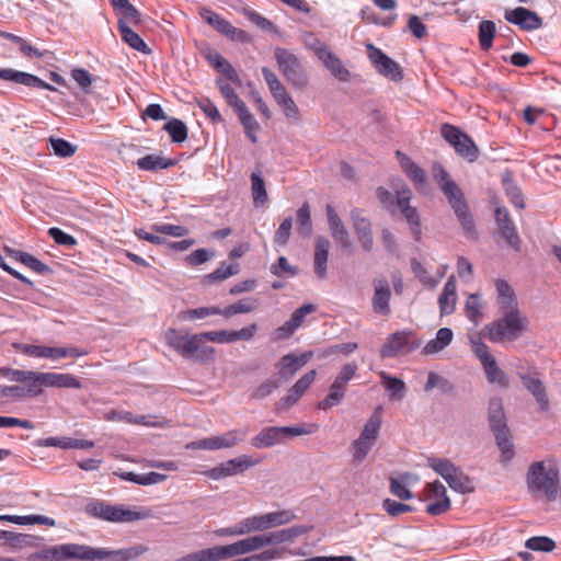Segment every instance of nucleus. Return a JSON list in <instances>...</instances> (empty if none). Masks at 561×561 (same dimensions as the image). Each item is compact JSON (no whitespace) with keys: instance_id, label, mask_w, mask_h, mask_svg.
<instances>
[{"instance_id":"40","label":"nucleus","mask_w":561,"mask_h":561,"mask_svg":"<svg viewBox=\"0 0 561 561\" xmlns=\"http://www.w3.org/2000/svg\"><path fill=\"white\" fill-rule=\"evenodd\" d=\"M380 377L382 380V385L387 391H389V396L391 400H402L405 396V383L402 379L392 377L385 371L380 373Z\"/></svg>"},{"instance_id":"30","label":"nucleus","mask_w":561,"mask_h":561,"mask_svg":"<svg viewBox=\"0 0 561 561\" xmlns=\"http://www.w3.org/2000/svg\"><path fill=\"white\" fill-rule=\"evenodd\" d=\"M457 300V285L454 275L449 276L438 298L440 314H450L455 311Z\"/></svg>"},{"instance_id":"10","label":"nucleus","mask_w":561,"mask_h":561,"mask_svg":"<svg viewBox=\"0 0 561 561\" xmlns=\"http://www.w3.org/2000/svg\"><path fill=\"white\" fill-rule=\"evenodd\" d=\"M248 435L247 428H233L224 434L205 437L186 445L187 449H230L241 444Z\"/></svg>"},{"instance_id":"39","label":"nucleus","mask_w":561,"mask_h":561,"mask_svg":"<svg viewBox=\"0 0 561 561\" xmlns=\"http://www.w3.org/2000/svg\"><path fill=\"white\" fill-rule=\"evenodd\" d=\"M0 376L18 385L35 387V373L33 371L2 367Z\"/></svg>"},{"instance_id":"52","label":"nucleus","mask_w":561,"mask_h":561,"mask_svg":"<svg viewBox=\"0 0 561 561\" xmlns=\"http://www.w3.org/2000/svg\"><path fill=\"white\" fill-rule=\"evenodd\" d=\"M163 129L170 135L173 142L180 144L185 141L187 138V127L181 119H170L163 126Z\"/></svg>"},{"instance_id":"32","label":"nucleus","mask_w":561,"mask_h":561,"mask_svg":"<svg viewBox=\"0 0 561 561\" xmlns=\"http://www.w3.org/2000/svg\"><path fill=\"white\" fill-rule=\"evenodd\" d=\"M419 480L413 473H402L398 478H390V492L400 500H411L413 493L409 490L408 484L415 483Z\"/></svg>"},{"instance_id":"6","label":"nucleus","mask_w":561,"mask_h":561,"mask_svg":"<svg viewBox=\"0 0 561 561\" xmlns=\"http://www.w3.org/2000/svg\"><path fill=\"white\" fill-rule=\"evenodd\" d=\"M428 466L438 473L454 491L461 494L474 492V484L471 478L449 459L428 458Z\"/></svg>"},{"instance_id":"37","label":"nucleus","mask_w":561,"mask_h":561,"mask_svg":"<svg viewBox=\"0 0 561 561\" xmlns=\"http://www.w3.org/2000/svg\"><path fill=\"white\" fill-rule=\"evenodd\" d=\"M381 423H382V408L377 407L374 410L373 414L367 420L366 424L364 425V428L360 432L359 436L376 443L377 438L379 436L380 428H381Z\"/></svg>"},{"instance_id":"13","label":"nucleus","mask_w":561,"mask_h":561,"mask_svg":"<svg viewBox=\"0 0 561 561\" xmlns=\"http://www.w3.org/2000/svg\"><path fill=\"white\" fill-rule=\"evenodd\" d=\"M148 547L136 545L129 548L110 550L106 548H93L88 546V561L104 560L111 561H131L148 551Z\"/></svg>"},{"instance_id":"29","label":"nucleus","mask_w":561,"mask_h":561,"mask_svg":"<svg viewBox=\"0 0 561 561\" xmlns=\"http://www.w3.org/2000/svg\"><path fill=\"white\" fill-rule=\"evenodd\" d=\"M319 60L331 72V75L342 82H347L351 78V72L344 67L341 59L328 48Z\"/></svg>"},{"instance_id":"2","label":"nucleus","mask_w":561,"mask_h":561,"mask_svg":"<svg viewBox=\"0 0 561 561\" xmlns=\"http://www.w3.org/2000/svg\"><path fill=\"white\" fill-rule=\"evenodd\" d=\"M526 484L535 499L545 497L548 502L556 501L560 489V471L551 460L533 462L527 470Z\"/></svg>"},{"instance_id":"34","label":"nucleus","mask_w":561,"mask_h":561,"mask_svg":"<svg viewBox=\"0 0 561 561\" xmlns=\"http://www.w3.org/2000/svg\"><path fill=\"white\" fill-rule=\"evenodd\" d=\"M496 290V302L501 310L515 309L517 308V299L511 285L502 279L497 278L494 282Z\"/></svg>"},{"instance_id":"1","label":"nucleus","mask_w":561,"mask_h":561,"mask_svg":"<svg viewBox=\"0 0 561 561\" xmlns=\"http://www.w3.org/2000/svg\"><path fill=\"white\" fill-rule=\"evenodd\" d=\"M433 176L454 210L465 237L477 239L478 233L474 219L461 188L450 179L448 172L439 163L433 165Z\"/></svg>"},{"instance_id":"64","label":"nucleus","mask_w":561,"mask_h":561,"mask_svg":"<svg viewBox=\"0 0 561 561\" xmlns=\"http://www.w3.org/2000/svg\"><path fill=\"white\" fill-rule=\"evenodd\" d=\"M278 388V382L272 378L266 379L260 386L252 390L250 399L263 400L272 394Z\"/></svg>"},{"instance_id":"18","label":"nucleus","mask_w":561,"mask_h":561,"mask_svg":"<svg viewBox=\"0 0 561 561\" xmlns=\"http://www.w3.org/2000/svg\"><path fill=\"white\" fill-rule=\"evenodd\" d=\"M495 222L501 236L506 240L508 245L512 247L515 251H519L522 241L518 236L516 226L505 207H496Z\"/></svg>"},{"instance_id":"21","label":"nucleus","mask_w":561,"mask_h":561,"mask_svg":"<svg viewBox=\"0 0 561 561\" xmlns=\"http://www.w3.org/2000/svg\"><path fill=\"white\" fill-rule=\"evenodd\" d=\"M410 332L398 331L390 334L380 350L382 358L396 357L401 354L410 353L415 346H409Z\"/></svg>"},{"instance_id":"48","label":"nucleus","mask_w":561,"mask_h":561,"mask_svg":"<svg viewBox=\"0 0 561 561\" xmlns=\"http://www.w3.org/2000/svg\"><path fill=\"white\" fill-rule=\"evenodd\" d=\"M219 313H221V309L219 307H216V306L199 307V308H195V309H188V310L181 311L178 314V318L182 321H194L197 319H204V318H207L210 316H216Z\"/></svg>"},{"instance_id":"50","label":"nucleus","mask_w":561,"mask_h":561,"mask_svg":"<svg viewBox=\"0 0 561 561\" xmlns=\"http://www.w3.org/2000/svg\"><path fill=\"white\" fill-rule=\"evenodd\" d=\"M251 191L255 206L263 205L267 201L265 182L260 173L251 174Z\"/></svg>"},{"instance_id":"17","label":"nucleus","mask_w":561,"mask_h":561,"mask_svg":"<svg viewBox=\"0 0 561 561\" xmlns=\"http://www.w3.org/2000/svg\"><path fill=\"white\" fill-rule=\"evenodd\" d=\"M412 193L409 188H403L397 192V204L410 225L411 232L416 241L421 240L422 229L420 222V216L416 208L410 206V199Z\"/></svg>"},{"instance_id":"51","label":"nucleus","mask_w":561,"mask_h":561,"mask_svg":"<svg viewBox=\"0 0 561 561\" xmlns=\"http://www.w3.org/2000/svg\"><path fill=\"white\" fill-rule=\"evenodd\" d=\"M496 32L495 23L484 20L479 24V44L483 50L492 47L493 38Z\"/></svg>"},{"instance_id":"47","label":"nucleus","mask_w":561,"mask_h":561,"mask_svg":"<svg viewBox=\"0 0 561 561\" xmlns=\"http://www.w3.org/2000/svg\"><path fill=\"white\" fill-rule=\"evenodd\" d=\"M48 142L55 156L58 158L67 159L72 157L78 147L66 139L50 136Z\"/></svg>"},{"instance_id":"54","label":"nucleus","mask_w":561,"mask_h":561,"mask_svg":"<svg viewBox=\"0 0 561 561\" xmlns=\"http://www.w3.org/2000/svg\"><path fill=\"white\" fill-rule=\"evenodd\" d=\"M401 168L405 174L415 183L423 184L426 180L425 172L417 167L410 158L402 156L400 159Z\"/></svg>"},{"instance_id":"42","label":"nucleus","mask_w":561,"mask_h":561,"mask_svg":"<svg viewBox=\"0 0 561 561\" xmlns=\"http://www.w3.org/2000/svg\"><path fill=\"white\" fill-rule=\"evenodd\" d=\"M265 530L293 522L296 516L291 511L283 510L262 514Z\"/></svg>"},{"instance_id":"36","label":"nucleus","mask_w":561,"mask_h":561,"mask_svg":"<svg viewBox=\"0 0 561 561\" xmlns=\"http://www.w3.org/2000/svg\"><path fill=\"white\" fill-rule=\"evenodd\" d=\"M117 27L123 41L126 44H128L133 49H136L144 54L150 53V49L144 42V39L135 31H133L131 27L128 26L125 20H119Z\"/></svg>"},{"instance_id":"3","label":"nucleus","mask_w":561,"mask_h":561,"mask_svg":"<svg viewBox=\"0 0 561 561\" xmlns=\"http://www.w3.org/2000/svg\"><path fill=\"white\" fill-rule=\"evenodd\" d=\"M84 511L91 517L111 523H133L151 517L149 508H130L122 504H110L100 500L89 502Z\"/></svg>"},{"instance_id":"61","label":"nucleus","mask_w":561,"mask_h":561,"mask_svg":"<svg viewBox=\"0 0 561 561\" xmlns=\"http://www.w3.org/2000/svg\"><path fill=\"white\" fill-rule=\"evenodd\" d=\"M525 546L534 551L551 552L556 548V542L549 537L538 536L527 539Z\"/></svg>"},{"instance_id":"14","label":"nucleus","mask_w":561,"mask_h":561,"mask_svg":"<svg viewBox=\"0 0 561 561\" xmlns=\"http://www.w3.org/2000/svg\"><path fill=\"white\" fill-rule=\"evenodd\" d=\"M424 500L431 503L426 506V513L438 516L449 511L451 502L447 495L446 488L440 481L427 483L424 489Z\"/></svg>"},{"instance_id":"62","label":"nucleus","mask_w":561,"mask_h":561,"mask_svg":"<svg viewBox=\"0 0 561 561\" xmlns=\"http://www.w3.org/2000/svg\"><path fill=\"white\" fill-rule=\"evenodd\" d=\"M202 550L205 561H221L226 559H231L229 545L214 546Z\"/></svg>"},{"instance_id":"20","label":"nucleus","mask_w":561,"mask_h":561,"mask_svg":"<svg viewBox=\"0 0 561 561\" xmlns=\"http://www.w3.org/2000/svg\"><path fill=\"white\" fill-rule=\"evenodd\" d=\"M374 296L373 309L376 313L388 316L390 313L391 289L388 279L385 276H378L373 280Z\"/></svg>"},{"instance_id":"15","label":"nucleus","mask_w":561,"mask_h":561,"mask_svg":"<svg viewBox=\"0 0 561 561\" xmlns=\"http://www.w3.org/2000/svg\"><path fill=\"white\" fill-rule=\"evenodd\" d=\"M259 461L251 460L248 456H240L225 462H221L206 471L204 476L213 480H221L244 472L254 467Z\"/></svg>"},{"instance_id":"5","label":"nucleus","mask_w":561,"mask_h":561,"mask_svg":"<svg viewBox=\"0 0 561 561\" xmlns=\"http://www.w3.org/2000/svg\"><path fill=\"white\" fill-rule=\"evenodd\" d=\"M318 431L317 424L297 425V426H268L264 427L251 438V445L254 448H270L283 444L285 438H291L301 435H310Z\"/></svg>"},{"instance_id":"33","label":"nucleus","mask_w":561,"mask_h":561,"mask_svg":"<svg viewBox=\"0 0 561 561\" xmlns=\"http://www.w3.org/2000/svg\"><path fill=\"white\" fill-rule=\"evenodd\" d=\"M264 547L263 537L261 535L249 536L236 542L229 543L231 558L252 553Z\"/></svg>"},{"instance_id":"49","label":"nucleus","mask_w":561,"mask_h":561,"mask_svg":"<svg viewBox=\"0 0 561 561\" xmlns=\"http://www.w3.org/2000/svg\"><path fill=\"white\" fill-rule=\"evenodd\" d=\"M297 232L302 237H308L312 230L311 213L308 203H304L302 206L296 213Z\"/></svg>"},{"instance_id":"28","label":"nucleus","mask_w":561,"mask_h":561,"mask_svg":"<svg viewBox=\"0 0 561 561\" xmlns=\"http://www.w3.org/2000/svg\"><path fill=\"white\" fill-rule=\"evenodd\" d=\"M331 243L329 239L323 236H318L314 242L313 267L314 274L318 278L324 279L327 277L328 259Z\"/></svg>"},{"instance_id":"24","label":"nucleus","mask_w":561,"mask_h":561,"mask_svg":"<svg viewBox=\"0 0 561 561\" xmlns=\"http://www.w3.org/2000/svg\"><path fill=\"white\" fill-rule=\"evenodd\" d=\"M311 529L312 526L296 525L289 528L262 534L264 547L270 545H280L285 542L291 543L297 537L309 533Z\"/></svg>"},{"instance_id":"4","label":"nucleus","mask_w":561,"mask_h":561,"mask_svg":"<svg viewBox=\"0 0 561 561\" xmlns=\"http://www.w3.org/2000/svg\"><path fill=\"white\" fill-rule=\"evenodd\" d=\"M502 317L485 327L486 337L494 343L515 341L527 331L528 320L518 308L501 310Z\"/></svg>"},{"instance_id":"46","label":"nucleus","mask_w":561,"mask_h":561,"mask_svg":"<svg viewBox=\"0 0 561 561\" xmlns=\"http://www.w3.org/2000/svg\"><path fill=\"white\" fill-rule=\"evenodd\" d=\"M277 105L283 110L287 118L299 121L300 112L293 98L287 93L286 90L274 96Z\"/></svg>"},{"instance_id":"41","label":"nucleus","mask_w":561,"mask_h":561,"mask_svg":"<svg viewBox=\"0 0 561 561\" xmlns=\"http://www.w3.org/2000/svg\"><path fill=\"white\" fill-rule=\"evenodd\" d=\"M136 164L144 171H158L174 165V161L158 154H147L138 159Z\"/></svg>"},{"instance_id":"38","label":"nucleus","mask_w":561,"mask_h":561,"mask_svg":"<svg viewBox=\"0 0 561 561\" xmlns=\"http://www.w3.org/2000/svg\"><path fill=\"white\" fill-rule=\"evenodd\" d=\"M260 306V301L256 298L247 297L238 300L237 302L227 306L225 309H221V313L226 318H230L234 314L239 313H250L256 310Z\"/></svg>"},{"instance_id":"31","label":"nucleus","mask_w":561,"mask_h":561,"mask_svg":"<svg viewBox=\"0 0 561 561\" xmlns=\"http://www.w3.org/2000/svg\"><path fill=\"white\" fill-rule=\"evenodd\" d=\"M37 446L59 447L61 449H89L94 446V443L87 439H78L70 437H49L45 439H37Z\"/></svg>"},{"instance_id":"35","label":"nucleus","mask_w":561,"mask_h":561,"mask_svg":"<svg viewBox=\"0 0 561 561\" xmlns=\"http://www.w3.org/2000/svg\"><path fill=\"white\" fill-rule=\"evenodd\" d=\"M88 352L70 346V347H50L37 345V357L50 358L58 360L65 357H80L87 355Z\"/></svg>"},{"instance_id":"58","label":"nucleus","mask_w":561,"mask_h":561,"mask_svg":"<svg viewBox=\"0 0 561 561\" xmlns=\"http://www.w3.org/2000/svg\"><path fill=\"white\" fill-rule=\"evenodd\" d=\"M374 445V442L358 436V438H356L352 444L354 460L362 462L367 457Z\"/></svg>"},{"instance_id":"56","label":"nucleus","mask_w":561,"mask_h":561,"mask_svg":"<svg viewBox=\"0 0 561 561\" xmlns=\"http://www.w3.org/2000/svg\"><path fill=\"white\" fill-rule=\"evenodd\" d=\"M201 337V346L208 347L206 342H215V343H233L232 340V330H220V331H210L198 333Z\"/></svg>"},{"instance_id":"16","label":"nucleus","mask_w":561,"mask_h":561,"mask_svg":"<svg viewBox=\"0 0 561 561\" xmlns=\"http://www.w3.org/2000/svg\"><path fill=\"white\" fill-rule=\"evenodd\" d=\"M199 15L217 32L237 42H247L249 35L245 31L234 27L230 22L207 8L199 10Z\"/></svg>"},{"instance_id":"44","label":"nucleus","mask_w":561,"mask_h":561,"mask_svg":"<svg viewBox=\"0 0 561 561\" xmlns=\"http://www.w3.org/2000/svg\"><path fill=\"white\" fill-rule=\"evenodd\" d=\"M236 112L240 118L242 126L244 127L247 136L253 144H255L257 141L255 134L259 129V124L255 121L254 116L251 114L245 104L236 110Z\"/></svg>"},{"instance_id":"12","label":"nucleus","mask_w":561,"mask_h":561,"mask_svg":"<svg viewBox=\"0 0 561 561\" xmlns=\"http://www.w3.org/2000/svg\"><path fill=\"white\" fill-rule=\"evenodd\" d=\"M366 49L371 65L381 76L394 82L403 79V70L397 61L371 43L366 44Z\"/></svg>"},{"instance_id":"45","label":"nucleus","mask_w":561,"mask_h":561,"mask_svg":"<svg viewBox=\"0 0 561 561\" xmlns=\"http://www.w3.org/2000/svg\"><path fill=\"white\" fill-rule=\"evenodd\" d=\"M0 79L25 87L35 85V76L11 68L0 69Z\"/></svg>"},{"instance_id":"55","label":"nucleus","mask_w":561,"mask_h":561,"mask_svg":"<svg viewBox=\"0 0 561 561\" xmlns=\"http://www.w3.org/2000/svg\"><path fill=\"white\" fill-rule=\"evenodd\" d=\"M345 392V390H342L331 385L328 396L323 400L318 402V409L327 411L335 405H339L343 401Z\"/></svg>"},{"instance_id":"11","label":"nucleus","mask_w":561,"mask_h":561,"mask_svg":"<svg viewBox=\"0 0 561 561\" xmlns=\"http://www.w3.org/2000/svg\"><path fill=\"white\" fill-rule=\"evenodd\" d=\"M39 561H88V546L79 543L56 545L37 550Z\"/></svg>"},{"instance_id":"63","label":"nucleus","mask_w":561,"mask_h":561,"mask_svg":"<svg viewBox=\"0 0 561 561\" xmlns=\"http://www.w3.org/2000/svg\"><path fill=\"white\" fill-rule=\"evenodd\" d=\"M217 84L222 96L230 106H232L234 110H238L239 107L244 105V102L237 95L233 88L229 83L222 80H218Z\"/></svg>"},{"instance_id":"19","label":"nucleus","mask_w":561,"mask_h":561,"mask_svg":"<svg viewBox=\"0 0 561 561\" xmlns=\"http://www.w3.org/2000/svg\"><path fill=\"white\" fill-rule=\"evenodd\" d=\"M351 220L362 248L367 252L371 251L374 237L369 219L364 216L362 209L356 208L351 211Z\"/></svg>"},{"instance_id":"8","label":"nucleus","mask_w":561,"mask_h":561,"mask_svg":"<svg viewBox=\"0 0 561 561\" xmlns=\"http://www.w3.org/2000/svg\"><path fill=\"white\" fill-rule=\"evenodd\" d=\"M167 344L181 354L183 357L190 358L196 354L203 357H211L215 350L213 347H202L199 334H182L181 332L169 329L164 333Z\"/></svg>"},{"instance_id":"7","label":"nucleus","mask_w":561,"mask_h":561,"mask_svg":"<svg viewBox=\"0 0 561 561\" xmlns=\"http://www.w3.org/2000/svg\"><path fill=\"white\" fill-rule=\"evenodd\" d=\"M275 60L278 69L287 82L298 90H304L309 83V76L300 59L285 48H276Z\"/></svg>"},{"instance_id":"43","label":"nucleus","mask_w":561,"mask_h":561,"mask_svg":"<svg viewBox=\"0 0 561 561\" xmlns=\"http://www.w3.org/2000/svg\"><path fill=\"white\" fill-rule=\"evenodd\" d=\"M486 380L490 383L497 385L501 388H506L508 386V378L505 371H503L496 363V359H492L482 366Z\"/></svg>"},{"instance_id":"22","label":"nucleus","mask_w":561,"mask_h":561,"mask_svg":"<svg viewBox=\"0 0 561 561\" xmlns=\"http://www.w3.org/2000/svg\"><path fill=\"white\" fill-rule=\"evenodd\" d=\"M524 387L533 394L536 402L541 411L549 409V399L546 392V388L540 380L537 371H530L528 374L518 373Z\"/></svg>"},{"instance_id":"25","label":"nucleus","mask_w":561,"mask_h":561,"mask_svg":"<svg viewBox=\"0 0 561 561\" xmlns=\"http://www.w3.org/2000/svg\"><path fill=\"white\" fill-rule=\"evenodd\" d=\"M37 386L73 389L82 387L80 380L73 375L60 373H37Z\"/></svg>"},{"instance_id":"9","label":"nucleus","mask_w":561,"mask_h":561,"mask_svg":"<svg viewBox=\"0 0 561 561\" xmlns=\"http://www.w3.org/2000/svg\"><path fill=\"white\" fill-rule=\"evenodd\" d=\"M442 137L454 147L455 151L468 160L473 162L479 157V149L473 140L458 127L450 124H443L440 128Z\"/></svg>"},{"instance_id":"27","label":"nucleus","mask_w":561,"mask_h":561,"mask_svg":"<svg viewBox=\"0 0 561 561\" xmlns=\"http://www.w3.org/2000/svg\"><path fill=\"white\" fill-rule=\"evenodd\" d=\"M312 352H305L300 355L286 354L277 364L278 373L282 378L289 379L300 370L311 358Z\"/></svg>"},{"instance_id":"26","label":"nucleus","mask_w":561,"mask_h":561,"mask_svg":"<svg viewBox=\"0 0 561 561\" xmlns=\"http://www.w3.org/2000/svg\"><path fill=\"white\" fill-rule=\"evenodd\" d=\"M489 425L494 435L508 433L503 401L501 398H491L488 409Z\"/></svg>"},{"instance_id":"60","label":"nucleus","mask_w":561,"mask_h":561,"mask_svg":"<svg viewBox=\"0 0 561 561\" xmlns=\"http://www.w3.org/2000/svg\"><path fill=\"white\" fill-rule=\"evenodd\" d=\"M239 273L238 264H226L225 262L215 270L213 273L208 274L205 278L208 282H221L227 279L230 276L237 275Z\"/></svg>"},{"instance_id":"53","label":"nucleus","mask_w":561,"mask_h":561,"mask_svg":"<svg viewBox=\"0 0 561 561\" xmlns=\"http://www.w3.org/2000/svg\"><path fill=\"white\" fill-rule=\"evenodd\" d=\"M466 317L473 323L479 324L483 313L481 311V302L478 294L469 295L465 306Z\"/></svg>"},{"instance_id":"59","label":"nucleus","mask_w":561,"mask_h":561,"mask_svg":"<svg viewBox=\"0 0 561 561\" xmlns=\"http://www.w3.org/2000/svg\"><path fill=\"white\" fill-rule=\"evenodd\" d=\"M357 365L355 363L345 364L339 375L335 377L332 382L333 386L346 391V386L348 381L355 376L357 371Z\"/></svg>"},{"instance_id":"23","label":"nucleus","mask_w":561,"mask_h":561,"mask_svg":"<svg viewBox=\"0 0 561 561\" xmlns=\"http://www.w3.org/2000/svg\"><path fill=\"white\" fill-rule=\"evenodd\" d=\"M505 20L520 26L525 31H533L541 27L542 20L534 11L524 7H517L505 13Z\"/></svg>"},{"instance_id":"57","label":"nucleus","mask_w":561,"mask_h":561,"mask_svg":"<svg viewBox=\"0 0 561 561\" xmlns=\"http://www.w3.org/2000/svg\"><path fill=\"white\" fill-rule=\"evenodd\" d=\"M494 436H495L496 445H497L499 449L501 450V461L502 462L511 461L513 459L515 453H514L513 444L511 442L510 432L504 433V434H497Z\"/></svg>"}]
</instances>
